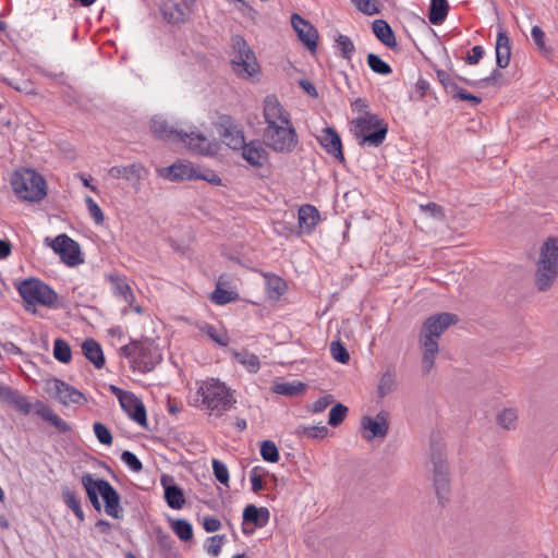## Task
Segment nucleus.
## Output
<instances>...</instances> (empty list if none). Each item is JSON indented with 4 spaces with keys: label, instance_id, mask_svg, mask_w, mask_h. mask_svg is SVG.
<instances>
[{
    "label": "nucleus",
    "instance_id": "58836bf2",
    "mask_svg": "<svg viewBox=\"0 0 558 558\" xmlns=\"http://www.w3.org/2000/svg\"><path fill=\"white\" fill-rule=\"evenodd\" d=\"M396 390V376L389 368L383 374L377 387V395L379 398H385L387 395Z\"/></svg>",
    "mask_w": 558,
    "mask_h": 558
},
{
    "label": "nucleus",
    "instance_id": "e433bc0d",
    "mask_svg": "<svg viewBox=\"0 0 558 558\" xmlns=\"http://www.w3.org/2000/svg\"><path fill=\"white\" fill-rule=\"evenodd\" d=\"M197 328L218 345L227 347L229 344V337L225 329L222 332H218L216 327L208 323L197 324Z\"/></svg>",
    "mask_w": 558,
    "mask_h": 558
},
{
    "label": "nucleus",
    "instance_id": "4468645a",
    "mask_svg": "<svg viewBox=\"0 0 558 558\" xmlns=\"http://www.w3.org/2000/svg\"><path fill=\"white\" fill-rule=\"evenodd\" d=\"M459 323L457 314L442 312L427 317L421 329L420 339L437 341L450 326Z\"/></svg>",
    "mask_w": 558,
    "mask_h": 558
},
{
    "label": "nucleus",
    "instance_id": "4d7b16f0",
    "mask_svg": "<svg viewBox=\"0 0 558 558\" xmlns=\"http://www.w3.org/2000/svg\"><path fill=\"white\" fill-rule=\"evenodd\" d=\"M86 206L88 208L90 217L97 225H101L105 221V215L101 208L97 205V203L90 197L87 196L85 199Z\"/></svg>",
    "mask_w": 558,
    "mask_h": 558
},
{
    "label": "nucleus",
    "instance_id": "aec40b11",
    "mask_svg": "<svg viewBox=\"0 0 558 558\" xmlns=\"http://www.w3.org/2000/svg\"><path fill=\"white\" fill-rule=\"evenodd\" d=\"M263 144L259 140H252L242 148V158L254 168H262L269 162L270 155Z\"/></svg>",
    "mask_w": 558,
    "mask_h": 558
},
{
    "label": "nucleus",
    "instance_id": "412c9836",
    "mask_svg": "<svg viewBox=\"0 0 558 558\" xmlns=\"http://www.w3.org/2000/svg\"><path fill=\"white\" fill-rule=\"evenodd\" d=\"M159 10L168 23L179 24L187 20L191 14V4L185 2L184 5H181L174 0H162L159 3Z\"/></svg>",
    "mask_w": 558,
    "mask_h": 558
},
{
    "label": "nucleus",
    "instance_id": "3c124183",
    "mask_svg": "<svg viewBox=\"0 0 558 558\" xmlns=\"http://www.w3.org/2000/svg\"><path fill=\"white\" fill-rule=\"evenodd\" d=\"M330 353L332 359L341 364H347L350 361L349 351L340 340L330 343Z\"/></svg>",
    "mask_w": 558,
    "mask_h": 558
},
{
    "label": "nucleus",
    "instance_id": "423d86ee",
    "mask_svg": "<svg viewBox=\"0 0 558 558\" xmlns=\"http://www.w3.org/2000/svg\"><path fill=\"white\" fill-rule=\"evenodd\" d=\"M17 291L25 303V310L36 313V305L58 307V293L43 280L31 277L22 280Z\"/></svg>",
    "mask_w": 558,
    "mask_h": 558
},
{
    "label": "nucleus",
    "instance_id": "9d476101",
    "mask_svg": "<svg viewBox=\"0 0 558 558\" xmlns=\"http://www.w3.org/2000/svg\"><path fill=\"white\" fill-rule=\"evenodd\" d=\"M263 143L276 153L290 154L295 149L299 138L293 125L269 122L263 132Z\"/></svg>",
    "mask_w": 558,
    "mask_h": 558
},
{
    "label": "nucleus",
    "instance_id": "ddd939ff",
    "mask_svg": "<svg viewBox=\"0 0 558 558\" xmlns=\"http://www.w3.org/2000/svg\"><path fill=\"white\" fill-rule=\"evenodd\" d=\"M131 344L137 349V357L131 361L133 371L138 369L146 374L151 372L156 365L162 361V355L157 348H151L150 340L146 337L142 339H131Z\"/></svg>",
    "mask_w": 558,
    "mask_h": 558
},
{
    "label": "nucleus",
    "instance_id": "13d9d810",
    "mask_svg": "<svg viewBox=\"0 0 558 558\" xmlns=\"http://www.w3.org/2000/svg\"><path fill=\"white\" fill-rule=\"evenodd\" d=\"M301 429L298 430V433H303L304 435H306L308 438H324L328 435V428L326 426H310V427H305V426H302Z\"/></svg>",
    "mask_w": 558,
    "mask_h": 558
},
{
    "label": "nucleus",
    "instance_id": "603ef678",
    "mask_svg": "<svg viewBox=\"0 0 558 558\" xmlns=\"http://www.w3.org/2000/svg\"><path fill=\"white\" fill-rule=\"evenodd\" d=\"M336 47L340 50L343 59L351 61L355 46L350 37H336Z\"/></svg>",
    "mask_w": 558,
    "mask_h": 558
},
{
    "label": "nucleus",
    "instance_id": "864d4df0",
    "mask_svg": "<svg viewBox=\"0 0 558 558\" xmlns=\"http://www.w3.org/2000/svg\"><path fill=\"white\" fill-rule=\"evenodd\" d=\"M94 433L98 441L106 446H111L113 442V436L110 429L101 422H95L93 425Z\"/></svg>",
    "mask_w": 558,
    "mask_h": 558
},
{
    "label": "nucleus",
    "instance_id": "f8f14e48",
    "mask_svg": "<svg viewBox=\"0 0 558 558\" xmlns=\"http://www.w3.org/2000/svg\"><path fill=\"white\" fill-rule=\"evenodd\" d=\"M45 244L52 248L68 267H76L84 263L78 242L65 233L58 234L54 239L45 238Z\"/></svg>",
    "mask_w": 558,
    "mask_h": 558
},
{
    "label": "nucleus",
    "instance_id": "49530a36",
    "mask_svg": "<svg viewBox=\"0 0 558 558\" xmlns=\"http://www.w3.org/2000/svg\"><path fill=\"white\" fill-rule=\"evenodd\" d=\"M348 407L338 402L331 407L328 415V424L332 427L340 425L348 415Z\"/></svg>",
    "mask_w": 558,
    "mask_h": 558
},
{
    "label": "nucleus",
    "instance_id": "4be33fe9",
    "mask_svg": "<svg viewBox=\"0 0 558 558\" xmlns=\"http://www.w3.org/2000/svg\"><path fill=\"white\" fill-rule=\"evenodd\" d=\"M128 416L142 427H147V413L143 401L133 392H129L123 401L119 402Z\"/></svg>",
    "mask_w": 558,
    "mask_h": 558
},
{
    "label": "nucleus",
    "instance_id": "2f4dec72",
    "mask_svg": "<svg viewBox=\"0 0 558 558\" xmlns=\"http://www.w3.org/2000/svg\"><path fill=\"white\" fill-rule=\"evenodd\" d=\"M496 64L500 69L509 65L511 58V46L509 43L510 37H496Z\"/></svg>",
    "mask_w": 558,
    "mask_h": 558
},
{
    "label": "nucleus",
    "instance_id": "2eb2a0df",
    "mask_svg": "<svg viewBox=\"0 0 558 558\" xmlns=\"http://www.w3.org/2000/svg\"><path fill=\"white\" fill-rule=\"evenodd\" d=\"M215 126L226 145L232 150H242L246 145L243 129L234 123V119L230 114H220Z\"/></svg>",
    "mask_w": 558,
    "mask_h": 558
},
{
    "label": "nucleus",
    "instance_id": "6e6d98bb",
    "mask_svg": "<svg viewBox=\"0 0 558 558\" xmlns=\"http://www.w3.org/2000/svg\"><path fill=\"white\" fill-rule=\"evenodd\" d=\"M121 460L135 473H138L143 470V463L136 457V454L130 450H124L121 453Z\"/></svg>",
    "mask_w": 558,
    "mask_h": 558
},
{
    "label": "nucleus",
    "instance_id": "5fc2aeb1",
    "mask_svg": "<svg viewBox=\"0 0 558 558\" xmlns=\"http://www.w3.org/2000/svg\"><path fill=\"white\" fill-rule=\"evenodd\" d=\"M191 178L194 180H203L208 182L209 184L219 186L222 185L221 178L211 169L205 168L204 171L195 170V174L192 173Z\"/></svg>",
    "mask_w": 558,
    "mask_h": 558
},
{
    "label": "nucleus",
    "instance_id": "f03ea898",
    "mask_svg": "<svg viewBox=\"0 0 558 558\" xmlns=\"http://www.w3.org/2000/svg\"><path fill=\"white\" fill-rule=\"evenodd\" d=\"M81 483L90 505L97 512L101 511L99 499L101 497L105 512L113 519H122L121 495L107 480L95 478L93 474L84 473Z\"/></svg>",
    "mask_w": 558,
    "mask_h": 558
},
{
    "label": "nucleus",
    "instance_id": "bf43d9fd",
    "mask_svg": "<svg viewBox=\"0 0 558 558\" xmlns=\"http://www.w3.org/2000/svg\"><path fill=\"white\" fill-rule=\"evenodd\" d=\"M226 536L225 535H214L208 538L210 544L207 547V553L213 556L217 557L219 556L221 551V546L225 542Z\"/></svg>",
    "mask_w": 558,
    "mask_h": 558
},
{
    "label": "nucleus",
    "instance_id": "de8ad7c7",
    "mask_svg": "<svg viewBox=\"0 0 558 558\" xmlns=\"http://www.w3.org/2000/svg\"><path fill=\"white\" fill-rule=\"evenodd\" d=\"M260 456L266 462L276 463L279 461L280 453L278 447L272 440H264L260 444Z\"/></svg>",
    "mask_w": 558,
    "mask_h": 558
},
{
    "label": "nucleus",
    "instance_id": "a878e982",
    "mask_svg": "<svg viewBox=\"0 0 558 558\" xmlns=\"http://www.w3.org/2000/svg\"><path fill=\"white\" fill-rule=\"evenodd\" d=\"M83 355L96 367L102 368L106 363V357L101 345L94 338H86L82 342Z\"/></svg>",
    "mask_w": 558,
    "mask_h": 558
},
{
    "label": "nucleus",
    "instance_id": "69168bd1",
    "mask_svg": "<svg viewBox=\"0 0 558 558\" xmlns=\"http://www.w3.org/2000/svg\"><path fill=\"white\" fill-rule=\"evenodd\" d=\"M372 28L374 35H392L391 27L385 20H375Z\"/></svg>",
    "mask_w": 558,
    "mask_h": 558
},
{
    "label": "nucleus",
    "instance_id": "393cba45",
    "mask_svg": "<svg viewBox=\"0 0 558 558\" xmlns=\"http://www.w3.org/2000/svg\"><path fill=\"white\" fill-rule=\"evenodd\" d=\"M319 218V211L315 206L310 204L302 205L298 214L299 227L301 229L298 234L303 232L311 233L318 223Z\"/></svg>",
    "mask_w": 558,
    "mask_h": 558
},
{
    "label": "nucleus",
    "instance_id": "dca6fc26",
    "mask_svg": "<svg viewBox=\"0 0 558 558\" xmlns=\"http://www.w3.org/2000/svg\"><path fill=\"white\" fill-rule=\"evenodd\" d=\"M46 391L63 405H69L70 403L84 404L87 402V398L82 391L62 379L53 377L46 381Z\"/></svg>",
    "mask_w": 558,
    "mask_h": 558
},
{
    "label": "nucleus",
    "instance_id": "0eeeda50",
    "mask_svg": "<svg viewBox=\"0 0 558 558\" xmlns=\"http://www.w3.org/2000/svg\"><path fill=\"white\" fill-rule=\"evenodd\" d=\"M355 126V137L361 146L368 145L378 147L386 140L388 123L377 114L365 112L352 121Z\"/></svg>",
    "mask_w": 558,
    "mask_h": 558
},
{
    "label": "nucleus",
    "instance_id": "f704fd0d",
    "mask_svg": "<svg viewBox=\"0 0 558 558\" xmlns=\"http://www.w3.org/2000/svg\"><path fill=\"white\" fill-rule=\"evenodd\" d=\"M170 526L181 541L190 542L193 539V526L186 519H170Z\"/></svg>",
    "mask_w": 558,
    "mask_h": 558
},
{
    "label": "nucleus",
    "instance_id": "09e8293b",
    "mask_svg": "<svg viewBox=\"0 0 558 558\" xmlns=\"http://www.w3.org/2000/svg\"><path fill=\"white\" fill-rule=\"evenodd\" d=\"M111 280L113 281L114 294L123 298L129 304H132L134 294L131 287L122 279L111 277Z\"/></svg>",
    "mask_w": 558,
    "mask_h": 558
},
{
    "label": "nucleus",
    "instance_id": "6ab92c4d",
    "mask_svg": "<svg viewBox=\"0 0 558 558\" xmlns=\"http://www.w3.org/2000/svg\"><path fill=\"white\" fill-rule=\"evenodd\" d=\"M317 140L329 155L333 156L340 163H344L345 158L343 155L342 141L335 128H325L323 135L317 137Z\"/></svg>",
    "mask_w": 558,
    "mask_h": 558
},
{
    "label": "nucleus",
    "instance_id": "79ce46f5",
    "mask_svg": "<svg viewBox=\"0 0 558 558\" xmlns=\"http://www.w3.org/2000/svg\"><path fill=\"white\" fill-rule=\"evenodd\" d=\"M238 299V293L221 288L220 282H217L216 289L210 294V300L217 305H226Z\"/></svg>",
    "mask_w": 558,
    "mask_h": 558
},
{
    "label": "nucleus",
    "instance_id": "4c0bfd02",
    "mask_svg": "<svg viewBox=\"0 0 558 558\" xmlns=\"http://www.w3.org/2000/svg\"><path fill=\"white\" fill-rule=\"evenodd\" d=\"M53 357L63 364H69L72 360V349L68 341L57 338L53 342Z\"/></svg>",
    "mask_w": 558,
    "mask_h": 558
},
{
    "label": "nucleus",
    "instance_id": "39448f33",
    "mask_svg": "<svg viewBox=\"0 0 558 558\" xmlns=\"http://www.w3.org/2000/svg\"><path fill=\"white\" fill-rule=\"evenodd\" d=\"M429 459L433 465V487L440 507H446L451 493V478L444 446L430 442Z\"/></svg>",
    "mask_w": 558,
    "mask_h": 558
},
{
    "label": "nucleus",
    "instance_id": "c03bdc74",
    "mask_svg": "<svg viewBox=\"0 0 558 558\" xmlns=\"http://www.w3.org/2000/svg\"><path fill=\"white\" fill-rule=\"evenodd\" d=\"M357 11L365 15H375L380 12L379 0H350Z\"/></svg>",
    "mask_w": 558,
    "mask_h": 558
},
{
    "label": "nucleus",
    "instance_id": "ea45409f",
    "mask_svg": "<svg viewBox=\"0 0 558 558\" xmlns=\"http://www.w3.org/2000/svg\"><path fill=\"white\" fill-rule=\"evenodd\" d=\"M366 62L369 69L377 74L389 75L392 73L391 66L376 53L369 52Z\"/></svg>",
    "mask_w": 558,
    "mask_h": 558
},
{
    "label": "nucleus",
    "instance_id": "c9c22d12",
    "mask_svg": "<svg viewBox=\"0 0 558 558\" xmlns=\"http://www.w3.org/2000/svg\"><path fill=\"white\" fill-rule=\"evenodd\" d=\"M266 287L268 295L272 300H279L288 288L287 282L276 275L266 276Z\"/></svg>",
    "mask_w": 558,
    "mask_h": 558
},
{
    "label": "nucleus",
    "instance_id": "5701e85b",
    "mask_svg": "<svg viewBox=\"0 0 558 558\" xmlns=\"http://www.w3.org/2000/svg\"><path fill=\"white\" fill-rule=\"evenodd\" d=\"M195 168L190 161H177L168 167L158 169L160 177L173 182L193 181L192 173L195 174Z\"/></svg>",
    "mask_w": 558,
    "mask_h": 558
},
{
    "label": "nucleus",
    "instance_id": "72a5a7b5",
    "mask_svg": "<svg viewBox=\"0 0 558 558\" xmlns=\"http://www.w3.org/2000/svg\"><path fill=\"white\" fill-rule=\"evenodd\" d=\"M449 4L447 0H430L428 19L432 24H441L448 15Z\"/></svg>",
    "mask_w": 558,
    "mask_h": 558
},
{
    "label": "nucleus",
    "instance_id": "6e6552de",
    "mask_svg": "<svg viewBox=\"0 0 558 558\" xmlns=\"http://www.w3.org/2000/svg\"><path fill=\"white\" fill-rule=\"evenodd\" d=\"M9 405H12L15 410L24 415L31 413L32 408L35 409V414L44 421H47L50 425L56 427L60 433L71 432V426L63 421L58 414H56L46 403L40 400H36L32 404L25 396L19 393L17 390H13L12 396L8 401Z\"/></svg>",
    "mask_w": 558,
    "mask_h": 558
},
{
    "label": "nucleus",
    "instance_id": "20e7f679",
    "mask_svg": "<svg viewBox=\"0 0 558 558\" xmlns=\"http://www.w3.org/2000/svg\"><path fill=\"white\" fill-rule=\"evenodd\" d=\"M558 276V238H547L536 263L535 286L539 292L549 290Z\"/></svg>",
    "mask_w": 558,
    "mask_h": 558
},
{
    "label": "nucleus",
    "instance_id": "0e129e2a",
    "mask_svg": "<svg viewBox=\"0 0 558 558\" xmlns=\"http://www.w3.org/2000/svg\"><path fill=\"white\" fill-rule=\"evenodd\" d=\"M203 527L207 533H214L220 530L221 522L216 517L207 515L203 519Z\"/></svg>",
    "mask_w": 558,
    "mask_h": 558
},
{
    "label": "nucleus",
    "instance_id": "e2e57ef3",
    "mask_svg": "<svg viewBox=\"0 0 558 558\" xmlns=\"http://www.w3.org/2000/svg\"><path fill=\"white\" fill-rule=\"evenodd\" d=\"M124 179L126 180L136 178V180L138 181L141 179L142 172H146L145 167L142 163H132L130 166L124 167Z\"/></svg>",
    "mask_w": 558,
    "mask_h": 558
},
{
    "label": "nucleus",
    "instance_id": "bb28decb",
    "mask_svg": "<svg viewBox=\"0 0 558 558\" xmlns=\"http://www.w3.org/2000/svg\"><path fill=\"white\" fill-rule=\"evenodd\" d=\"M271 389H272V391L275 393H278V395H281V396L298 397V396L303 395L306 391L307 385L302 383V381H298V380H294V381H291V383H289V381H283V383L275 381Z\"/></svg>",
    "mask_w": 558,
    "mask_h": 558
},
{
    "label": "nucleus",
    "instance_id": "1a4fd4ad",
    "mask_svg": "<svg viewBox=\"0 0 558 558\" xmlns=\"http://www.w3.org/2000/svg\"><path fill=\"white\" fill-rule=\"evenodd\" d=\"M197 393L202 397L203 403L208 409L217 411V415H221L235 403L230 388L219 379H210L204 383L198 388Z\"/></svg>",
    "mask_w": 558,
    "mask_h": 558
},
{
    "label": "nucleus",
    "instance_id": "052dcab7",
    "mask_svg": "<svg viewBox=\"0 0 558 558\" xmlns=\"http://www.w3.org/2000/svg\"><path fill=\"white\" fill-rule=\"evenodd\" d=\"M482 87L489 86V85H498L502 86L505 85V78L504 74L498 70L495 69L489 76L481 78Z\"/></svg>",
    "mask_w": 558,
    "mask_h": 558
},
{
    "label": "nucleus",
    "instance_id": "b1692460",
    "mask_svg": "<svg viewBox=\"0 0 558 558\" xmlns=\"http://www.w3.org/2000/svg\"><path fill=\"white\" fill-rule=\"evenodd\" d=\"M242 518L244 523H250L254 527L260 529L268 524L270 512L265 507H256L253 504H248L243 509Z\"/></svg>",
    "mask_w": 558,
    "mask_h": 558
},
{
    "label": "nucleus",
    "instance_id": "37998d69",
    "mask_svg": "<svg viewBox=\"0 0 558 558\" xmlns=\"http://www.w3.org/2000/svg\"><path fill=\"white\" fill-rule=\"evenodd\" d=\"M291 25L296 35H317L315 27L298 13L291 15Z\"/></svg>",
    "mask_w": 558,
    "mask_h": 558
},
{
    "label": "nucleus",
    "instance_id": "680f3d73",
    "mask_svg": "<svg viewBox=\"0 0 558 558\" xmlns=\"http://www.w3.org/2000/svg\"><path fill=\"white\" fill-rule=\"evenodd\" d=\"M333 402V397L331 395H326L316 400L311 407L307 408L314 412L319 413L323 412L327 407H329Z\"/></svg>",
    "mask_w": 558,
    "mask_h": 558
},
{
    "label": "nucleus",
    "instance_id": "473e14b6",
    "mask_svg": "<svg viewBox=\"0 0 558 558\" xmlns=\"http://www.w3.org/2000/svg\"><path fill=\"white\" fill-rule=\"evenodd\" d=\"M282 108L276 95L265 97L263 116L267 125H269V122H276V118L280 117Z\"/></svg>",
    "mask_w": 558,
    "mask_h": 558
},
{
    "label": "nucleus",
    "instance_id": "a18cd8bd",
    "mask_svg": "<svg viewBox=\"0 0 558 558\" xmlns=\"http://www.w3.org/2000/svg\"><path fill=\"white\" fill-rule=\"evenodd\" d=\"M537 49L549 60L558 58V49L549 41V37H532Z\"/></svg>",
    "mask_w": 558,
    "mask_h": 558
},
{
    "label": "nucleus",
    "instance_id": "c85d7f7f",
    "mask_svg": "<svg viewBox=\"0 0 558 558\" xmlns=\"http://www.w3.org/2000/svg\"><path fill=\"white\" fill-rule=\"evenodd\" d=\"M230 352L233 359L244 365L250 373H257L259 371L260 361L256 354L248 352L246 349H243L241 352L231 349Z\"/></svg>",
    "mask_w": 558,
    "mask_h": 558
},
{
    "label": "nucleus",
    "instance_id": "774afa93",
    "mask_svg": "<svg viewBox=\"0 0 558 558\" xmlns=\"http://www.w3.org/2000/svg\"><path fill=\"white\" fill-rule=\"evenodd\" d=\"M299 86L310 96V97H313V98H316L318 97V93H317V89L315 87V85L306 80V78H301L299 81Z\"/></svg>",
    "mask_w": 558,
    "mask_h": 558
},
{
    "label": "nucleus",
    "instance_id": "cd10ccee",
    "mask_svg": "<svg viewBox=\"0 0 558 558\" xmlns=\"http://www.w3.org/2000/svg\"><path fill=\"white\" fill-rule=\"evenodd\" d=\"M423 347L422 369L424 374H428L434 366L435 356L438 353L439 345L437 341L429 339H420Z\"/></svg>",
    "mask_w": 558,
    "mask_h": 558
},
{
    "label": "nucleus",
    "instance_id": "f3484780",
    "mask_svg": "<svg viewBox=\"0 0 558 558\" xmlns=\"http://www.w3.org/2000/svg\"><path fill=\"white\" fill-rule=\"evenodd\" d=\"M390 414L387 411H380L375 417L365 415L361 418L362 428L367 432L363 437L367 440L374 438H385L389 430Z\"/></svg>",
    "mask_w": 558,
    "mask_h": 558
},
{
    "label": "nucleus",
    "instance_id": "9b49d317",
    "mask_svg": "<svg viewBox=\"0 0 558 558\" xmlns=\"http://www.w3.org/2000/svg\"><path fill=\"white\" fill-rule=\"evenodd\" d=\"M234 58L231 59L232 70L241 77L248 78L259 72L255 52L244 37H235L231 45Z\"/></svg>",
    "mask_w": 558,
    "mask_h": 558
},
{
    "label": "nucleus",
    "instance_id": "a19ab883",
    "mask_svg": "<svg viewBox=\"0 0 558 558\" xmlns=\"http://www.w3.org/2000/svg\"><path fill=\"white\" fill-rule=\"evenodd\" d=\"M518 415L515 410L509 408L504 409L500 413L497 414L496 422L497 424L507 429L513 430L517 427Z\"/></svg>",
    "mask_w": 558,
    "mask_h": 558
},
{
    "label": "nucleus",
    "instance_id": "8fccbe9b",
    "mask_svg": "<svg viewBox=\"0 0 558 558\" xmlns=\"http://www.w3.org/2000/svg\"><path fill=\"white\" fill-rule=\"evenodd\" d=\"M211 465L216 481H218L221 485L229 487L230 476L227 465L218 459H213Z\"/></svg>",
    "mask_w": 558,
    "mask_h": 558
},
{
    "label": "nucleus",
    "instance_id": "338daca9",
    "mask_svg": "<svg viewBox=\"0 0 558 558\" xmlns=\"http://www.w3.org/2000/svg\"><path fill=\"white\" fill-rule=\"evenodd\" d=\"M484 56L482 46H474L465 58V62L470 65L477 64Z\"/></svg>",
    "mask_w": 558,
    "mask_h": 558
},
{
    "label": "nucleus",
    "instance_id": "7c9ffc66",
    "mask_svg": "<svg viewBox=\"0 0 558 558\" xmlns=\"http://www.w3.org/2000/svg\"><path fill=\"white\" fill-rule=\"evenodd\" d=\"M62 499L63 502L69 507L80 522L85 520V514L82 509V501L80 496L74 490H71L68 486L62 487Z\"/></svg>",
    "mask_w": 558,
    "mask_h": 558
},
{
    "label": "nucleus",
    "instance_id": "a211bd4d",
    "mask_svg": "<svg viewBox=\"0 0 558 558\" xmlns=\"http://www.w3.org/2000/svg\"><path fill=\"white\" fill-rule=\"evenodd\" d=\"M160 482L163 487V498L168 507L174 510L182 509L186 502L183 488L180 487L169 474H162Z\"/></svg>",
    "mask_w": 558,
    "mask_h": 558
},
{
    "label": "nucleus",
    "instance_id": "c756f323",
    "mask_svg": "<svg viewBox=\"0 0 558 558\" xmlns=\"http://www.w3.org/2000/svg\"><path fill=\"white\" fill-rule=\"evenodd\" d=\"M157 544L159 547L160 555L163 558H178L179 553L175 548V541L171 537L170 534L163 533L162 530H159L156 535Z\"/></svg>",
    "mask_w": 558,
    "mask_h": 558
},
{
    "label": "nucleus",
    "instance_id": "f257e3e1",
    "mask_svg": "<svg viewBox=\"0 0 558 558\" xmlns=\"http://www.w3.org/2000/svg\"><path fill=\"white\" fill-rule=\"evenodd\" d=\"M150 131L154 136L165 142H183L187 144L190 150L204 156H215L219 148V143L208 142L203 133L179 131L169 125L167 120L155 116L149 122Z\"/></svg>",
    "mask_w": 558,
    "mask_h": 558
},
{
    "label": "nucleus",
    "instance_id": "7ed1b4c3",
    "mask_svg": "<svg viewBox=\"0 0 558 558\" xmlns=\"http://www.w3.org/2000/svg\"><path fill=\"white\" fill-rule=\"evenodd\" d=\"M11 186L15 195L24 202L37 203L47 196L45 178L34 169L22 168L11 175Z\"/></svg>",
    "mask_w": 558,
    "mask_h": 558
}]
</instances>
